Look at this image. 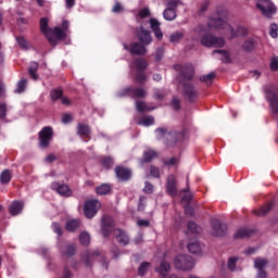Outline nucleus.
I'll return each mask as SVG.
<instances>
[{"label":"nucleus","mask_w":278,"mask_h":278,"mask_svg":"<svg viewBox=\"0 0 278 278\" xmlns=\"http://www.w3.org/2000/svg\"><path fill=\"white\" fill-rule=\"evenodd\" d=\"M270 210H273V202L265 204L260 210H255L254 214L256 216H266V214H268Z\"/></svg>","instance_id":"7c9ffc66"},{"label":"nucleus","mask_w":278,"mask_h":278,"mask_svg":"<svg viewBox=\"0 0 278 278\" xmlns=\"http://www.w3.org/2000/svg\"><path fill=\"white\" fill-rule=\"evenodd\" d=\"M187 249L189 253H192V255H202L203 253V248H201V243L199 241L190 242L187 245Z\"/></svg>","instance_id":"412c9836"},{"label":"nucleus","mask_w":278,"mask_h":278,"mask_svg":"<svg viewBox=\"0 0 278 278\" xmlns=\"http://www.w3.org/2000/svg\"><path fill=\"white\" fill-rule=\"evenodd\" d=\"M124 8H123V4H121V2H115L113 9H112V12L114 14H121V12H123Z\"/></svg>","instance_id":"680f3d73"},{"label":"nucleus","mask_w":278,"mask_h":278,"mask_svg":"<svg viewBox=\"0 0 278 278\" xmlns=\"http://www.w3.org/2000/svg\"><path fill=\"white\" fill-rule=\"evenodd\" d=\"M51 190L58 192L61 197H73V191L68 185H62L60 182H52L50 186Z\"/></svg>","instance_id":"2eb2a0df"},{"label":"nucleus","mask_w":278,"mask_h":278,"mask_svg":"<svg viewBox=\"0 0 278 278\" xmlns=\"http://www.w3.org/2000/svg\"><path fill=\"white\" fill-rule=\"evenodd\" d=\"M156 273L161 275V277H168V273H170V263L166 261H162L160 266L155 268Z\"/></svg>","instance_id":"aec40b11"},{"label":"nucleus","mask_w":278,"mask_h":278,"mask_svg":"<svg viewBox=\"0 0 278 278\" xmlns=\"http://www.w3.org/2000/svg\"><path fill=\"white\" fill-rule=\"evenodd\" d=\"M77 251V248L75 247V244H67L65 247V250H61V253L63 255V257H73V255H75Z\"/></svg>","instance_id":"cd10ccee"},{"label":"nucleus","mask_w":278,"mask_h":278,"mask_svg":"<svg viewBox=\"0 0 278 278\" xmlns=\"http://www.w3.org/2000/svg\"><path fill=\"white\" fill-rule=\"evenodd\" d=\"M111 191H112V187L108 184H102L101 186L96 188L97 194H100V195L110 194Z\"/></svg>","instance_id":"72a5a7b5"},{"label":"nucleus","mask_w":278,"mask_h":278,"mask_svg":"<svg viewBox=\"0 0 278 278\" xmlns=\"http://www.w3.org/2000/svg\"><path fill=\"white\" fill-rule=\"evenodd\" d=\"M132 64L137 72H144L147 68H149V62L142 58L135 59Z\"/></svg>","instance_id":"4be33fe9"},{"label":"nucleus","mask_w":278,"mask_h":278,"mask_svg":"<svg viewBox=\"0 0 278 278\" xmlns=\"http://www.w3.org/2000/svg\"><path fill=\"white\" fill-rule=\"evenodd\" d=\"M156 140H163L167 149L177 147L179 138H184V134L178 131L168 130L166 127H159L155 129Z\"/></svg>","instance_id":"7ed1b4c3"},{"label":"nucleus","mask_w":278,"mask_h":278,"mask_svg":"<svg viewBox=\"0 0 278 278\" xmlns=\"http://www.w3.org/2000/svg\"><path fill=\"white\" fill-rule=\"evenodd\" d=\"M40 30H41V34H45L51 47H56L58 41L55 40V38L51 36V34L53 33V29L49 28V18L47 17L40 18Z\"/></svg>","instance_id":"9b49d317"},{"label":"nucleus","mask_w":278,"mask_h":278,"mask_svg":"<svg viewBox=\"0 0 278 278\" xmlns=\"http://www.w3.org/2000/svg\"><path fill=\"white\" fill-rule=\"evenodd\" d=\"M200 43L202 47H206L207 49H212V47L220 49L224 45H226V41L223 37H216L213 34L207 33L201 37Z\"/></svg>","instance_id":"423d86ee"},{"label":"nucleus","mask_w":278,"mask_h":278,"mask_svg":"<svg viewBox=\"0 0 278 278\" xmlns=\"http://www.w3.org/2000/svg\"><path fill=\"white\" fill-rule=\"evenodd\" d=\"M78 136H89L90 135V126L86 124H78L77 126Z\"/></svg>","instance_id":"e433bc0d"},{"label":"nucleus","mask_w":278,"mask_h":278,"mask_svg":"<svg viewBox=\"0 0 278 278\" xmlns=\"http://www.w3.org/2000/svg\"><path fill=\"white\" fill-rule=\"evenodd\" d=\"M100 164L105 168L106 170H110L112 166H114V159L112 156H102L100 159Z\"/></svg>","instance_id":"bb28decb"},{"label":"nucleus","mask_w":278,"mask_h":278,"mask_svg":"<svg viewBox=\"0 0 278 278\" xmlns=\"http://www.w3.org/2000/svg\"><path fill=\"white\" fill-rule=\"evenodd\" d=\"M165 21H175L177 18V11L166 8L163 12Z\"/></svg>","instance_id":"473e14b6"},{"label":"nucleus","mask_w":278,"mask_h":278,"mask_svg":"<svg viewBox=\"0 0 278 278\" xmlns=\"http://www.w3.org/2000/svg\"><path fill=\"white\" fill-rule=\"evenodd\" d=\"M8 115V105L5 103H0V121L1 118H5Z\"/></svg>","instance_id":"bf43d9fd"},{"label":"nucleus","mask_w":278,"mask_h":278,"mask_svg":"<svg viewBox=\"0 0 278 278\" xmlns=\"http://www.w3.org/2000/svg\"><path fill=\"white\" fill-rule=\"evenodd\" d=\"M269 68L274 73H277V71H278V58L277 56L271 58Z\"/></svg>","instance_id":"6e6d98bb"},{"label":"nucleus","mask_w":278,"mask_h":278,"mask_svg":"<svg viewBox=\"0 0 278 278\" xmlns=\"http://www.w3.org/2000/svg\"><path fill=\"white\" fill-rule=\"evenodd\" d=\"M174 70L178 72V90H181V94L186 101L194 103V101L199 99V89L192 84V79H194V68L188 64H176L174 65Z\"/></svg>","instance_id":"f257e3e1"},{"label":"nucleus","mask_w":278,"mask_h":278,"mask_svg":"<svg viewBox=\"0 0 278 278\" xmlns=\"http://www.w3.org/2000/svg\"><path fill=\"white\" fill-rule=\"evenodd\" d=\"M177 270H192L194 268V258L190 255L180 254L174 260Z\"/></svg>","instance_id":"6e6552de"},{"label":"nucleus","mask_w":278,"mask_h":278,"mask_svg":"<svg viewBox=\"0 0 278 278\" xmlns=\"http://www.w3.org/2000/svg\"><path fill=\"white\" fill-rule=\"evenodd\" d=\"M118 97H130L131 99H144L147 90L140 87H125L118 92Z\"/></svg>","instance_id":"1a4fd4ad"},{"label":"nucleus","mask_w":278,"mask_h":278,"mask_svg":"<svg viewBox=\"0 0 278 278\" xmlns=\"http://www.w3.org/2000/svg\"><path fill=\"white\" fill-rule=\"evenodd\" d=\"M150 27L152 31H155L156 29H160V23L155 18H150Z\"/></svg>","instance_id":"69168bd1"},{"label":"nucleus","mask_w":278,"mask_h":278,"mask_svg":"<svg viewBox=\"0 0 278 278\" xmlns=\"http://www.w3.org/2000/svg\"><path fill=\"white\" fill-rule=\"evenodd\" d=\"M16 42L20 45L22 49H27V39L23 36H17L16 37Z\"/></svg>","instance_id":"13d9d810"},{"label":"nucleus","mask_w":278,"mask_h":278,"mask_svg":"<svg viewBox=\"0 0 278 278\" xmlns=\"http://www.w3.org/2000/svg\"><path fill=\"white\" fill-rule=\"evenodd\" d=\"M150 175L151 177H154V179H160V168L155 167V165L150 166Z\"/></svg>","instance_id":"5fc2aeb1"},{"label":"nucleus","mask_w":278,"mask_h":278,"mask_svg":"<svg viewBox=\"0 0 278 278\" xmlns=\"http://www.w3.org/2000/svg\"><path fill=\"white\" fill-rule=\"evenodd\" d=\"M151 268V263L149 262H143L140 264L138 268V276L139 277H144L147 275V271Z\"/></svg>","instance_id":"ea45409f"},{"label":"nucleus","mask_w":278,"mask_h":278,"mask_svg":"<svg viewBox=\"0 0 278 278\" xmlns=\"http://www.w3.org/2000/svg\"><path fill=\"white\" fill-rule=\"evenodd\" d=\"M115 175L119 181H129L131 179V169L125 166H116Z\"/></svg>","instance_id":"dca6fc26"},{"label":"nucleus","mask_w":278,"mask_h":278,"mask_svg":"<svg viewBox=\"0 0 278 278\" xmlns=\"http://www.w3.org/2000/svg\"><path fill=\"white\" fill-rule=\"evenodd\" d=\"M53 141V127L46 126L38 132V147L39 149H49Z\"/></svg>","instance_id":"39448f33"},{"label":"nucleus","mask_w":278,"mask_h":278,"mask_svg":"<svg viewBox=\"0 0 278 278\" xmlns=\"http://www.w3.org/2000/svg\"><path fill=\"white\" fill-rule=\"evenodd\" d=\"M162 58H164V48H157L155 52L156 62H161Z\"/></svg>","instance_id":"0e129e2a"},{"label":"nucleus","mask_w":278,"mask_h":278,"mask_svg":"<svg viewBox=\"0 0 278 278\" xmlns=\"http://www.w3.org/2000/svg\"><path fill=\"white\" fill-rule=\"evenodd\" d=\"M187 229H188L189 233H195L197 236H199V233H201V231H202L200 226L197 225V223H194V222H189L187 224Z\"/></svg>","instance_id":"c9c22d12"},{"label":"nucleus","mask_w":278,"mask_h":278,"mask_svg":"<svg viewBox=\"0 0 278 278\" xmlns=\"http://www.w3.org/2000/svg\"><path fill=\"white\" fill-rule=\"evenodd\" d=\"M269 36L270 38H278V26L277 24L273 23L269 26Z\"/></svg>","instance_id":"3c124183"},{"label":"nucleus","mask_w":278,"mask_h":278,"mask_svg":"<svg viewBox=\"0 0 278 278\" xmlns=\"http://www.w3.org/2000/svg\"><path fill=\"white\" fill-rule=\"evenodd\" d=\"M99 255H101V252L99 250L86 251L83 254L81 260L85 266L90 267L92 266V260H94V257H99Z\"/></svg>","instance_id":"a211bd4d"},{"label":"nucleus","mask_w":278,"mask_h":278,"mask_svg":"<svg viewBox=\"0 0 278 278\" xmlns=\"http://www.w3.org/2000/svg\"><path fill=\"white\" fill-rule=\"evenodd\" d=\"M12 181V172L10 169H4L0 174V184L2 186H8Z\"/></svg>","instance_id":"b1692460"},{"label":"nucleus","mask_w":278,"mask_h":278,"mask_svg":"<svg viewBox=\"0 0 278 278\" xmlns=\"http://www.w3.org/2000/svg\"><path fill=\"white\" fill-rule=\"evenodd\" d=\"M170 105L176 112H179V110H181V101L178 98H173Z\"/></svg>","instance_id":"864d4df0"},{"label":"nucleus","mask_w":278,"mask_h":278,"mask_svg":"<svg viewBox=\"0 0 278 278\" xmlns=\"http://www.w3.org/2000/svg\"><path fill=\"white\" fill-rule=\"evenodd\" d=\"M268 264L266 258L257 257L254 260V266L257 270H264V267Z\"/></svg>","instance_id":"37998d69"},{"label":"nucleus","mask_w":278,"mask_h":278,"mask_svg":"<svg viewBox=\"0 0 278 278\" xmlns=\"http://www.w3.org/2000/svg\"><path fill=\"white\" fill-rule=\"evenodd\" d=\"M51 37L58 42V40H64L66 38V33L58 26H55L51 33Z\"/></svg>","instance_id":"393cba45"},{"label":"nucleus","mask_w":278,"mask_h":278,"mask_svg":"<svg viewBox=\"0 0 278 278\" xmlns=\"http://www.w3.org/2000/svg\"><path fill=\"white\" fill-rule=\"evenodd\" d=\"M185 212L189 216H194V208L192 206L188 205V204L185 206Z\"/></svg>","instance_id":"774afa93"},{"label":"nucleus","mask_w":278,"mask_h":278,"mask_svg":"<svg viewBox=\"0 0 278 278\" xmlns=\"http://www.w3.org/2000/svg\"><path fill=\"white\" fill-rule=\"evenodd\" d=\"M124 49L129 51L130 55H146L147 54V46L139 42H132L130 45L125 43Z\"/></svg>","instance_id":"ddd939ff"},{"label":"nucleus","mask_w":278,"mask_h":278,"mask_svg":"<svg viewBox=\"0 0 278 278\" xmlns=\"http://www.w3.org/2000/svg\"><path fill=\"white\" fill-rule=\"evenodd\" d=\"M38 68L39 65L36 62H33L28 67V75H30V78L34 79V81H38Z\"/></svg>","instance_id":"c756f323"},{"label":"nucleus","mask_w":278,"mask_h":278,"mask_svg":"<svg viewBox=\"0 0 278 278\" xmlns=\"http://www.w3.org/2000/svg\"><path fill=\"white\" fill-rule=\"evenodd\" d=\"M223 16H227V12L224 11L223 15L217 11V16H211L208 18L207 25L213 29H226V36H229L230 39H233L238 36V33L228 25L227 22L223 18Z\"/></svg>","instance_id":"20e7f679"},{"label":"nucleus","mask_w":278,"mask_h":278,"mask_svg":"<svg viewBox=\"0 0 278 278\" xmlns=\"http://www.w3.org/2000/svg\"><path fill=\"white\" fill-rule=\"evenodd\" d=\"M138 227H149L151 225V222L149 219H139L137 222Z\"/></svg>","instance_id":"338daca9"},{"label":"nucleus","mask_w":278,"mask_h":278,"mask_svg":"<svg viewBox=\"0 0 278 278\" xmlns=\"http://www.w3.org/2000/svg\"><path fill=\"white\" fill-rule=\"evenodd\" d=\"M182 4L181 0H170L167 2V9L175 10V12H177V8Z\"/></svg>","instance_id":"09e8293b"},{"label":"nucleus","mask_w":278,"mask_h":278,"mask_svg":"<svg viewBox=\"0 0 278 278\" xmlns=\"http://www.w3.org/2000/svg\"><path fill=\"white\" fill-rule=\"evenodd\" d=\"M157 156V152L155 150H148L143 152L142 164H149Z\"/></svg>","instance_id":"a878e982"},{"label":"nucleus","mask_w":278,"mask_h":278,"mask_svg":"<svg viewBox=\"0 0 278 278\" xmlns=\"http://www.w3.org/2000/svg\"><path fill=\"white\" fill-rule=\"evenodd\" d=\"M136 36L137 40H139V42L146 47H149V45L153 42V36H151V31L147 30L144 26H140L136 29Z\"/></svg>","instance_id":"f8f14e48"},{"label":"nucleus","mask_w":278,"mask_h":278,"mask_svg":"<svg viewBox=\"0 0 278 278\" xmlns=\"http://www.w3.org/2000/svg\"><path fill=\"white\" fill-rule=\"evenodd\" d=\"M138 16L139 18H149V16H151V11H149L148 8L141 9L138 12Z\"/></svg>","instance_id":"4d7b16f0"},{"label":"nucleus","mask_w":278,"mask_h":278,"mask_svg":"<svg viewBox=\"0 0 278 278\" xmlns=\"http://www.w3.org/2000/svg\"><path fill=\"white\" fill-rule=\"evenodd\" d=\"M79 225H81V222L79 219H70L66 222L65 229L73 232L78 229Z\"/></svg>","instance_id":"c85d7f7f"},{"label":"nucleus","mask_w":278,"mask_h":278,"mask_svg":"<svg viewBox=\"0 0 278 278\" xmlns=\"http://www.w3.org/2000/svg\"><path fill=\"white\" fill-rule=\"evenodd\" d=\"M214 79H216V73L211 72L207 75H203L200 77V81L206 84V86H212Z\"/></svg>","instance_id":"2f4dec72"},{"label":"nucleus","mask_w":278,"mask_h":278,"mask_svg":"<svg viewBox=\"0 0 278 278\" xmlns=\"http://www.w3.org/2000/svg\"><path fill=\"white\" fill-rule=\"evenodd\" d=\"M101 207V203L97 200H89L84 205V214L86 218H94L97 216V212Z\"/></svg>","instance_id":"9d476101"},{"label":"nucleus","mask_w":278,"mask_h":278,"mask_svg":"<svg viewBox=\"0 0 278 278\" xmlns=\"http://www.w3.org/2000/svg\"><path fill=\"white\" fill-rule=\"evenodd\" d=\"M143 192H146V194H153V185L149 181H146Z\"/></svg>","instance_id":"e2e57ef3"},{"label":"nucleus","mask_w":278,"mask_h":278,"mask_svg":"<svg viewBox=\"0 0 278 278\" xmlns=\"http://www.w3.org/2000/svg\"><path fill=\"white\" fill-rule=\"evenodd\" d=\"M116 227V224L114 223V218L110 215H103L101 218V226L100 231L103 236V238H108L109 236H115L118 244H122L123 247H127L129 244V235L125 232L124 230Z\"/></svg>","instance_id":"f03ea898"},{"label":"nucleus","mask_w":278,"mask_h":278,"mask_svg":"<svg viewBox=\"0 0 278 278\" xmlns=\"http://www.w3.org/2000/svg\"><path fill=\"white\" fill-rule=\"evenodd\" d=\"M212 233L216 238H223L227 233V224H223L219 219H211Z\"/></svg>","instance_id":"4468645a"},{"label":"nucleus","mask_w":278,"mask_h":278,"mask_svg":"<svg viewBox=\"0 0 278 278\" xmlns=\"http://www.w3.org/2000/svg\"><path fill=\"white\" fill-rule=\"evenodd\" d=\"M23 207H25V204L21 201H13L9 206V214L11 216H18L21 212H23Z\"/></svg>","instance_id":"6ab92c4d"},{"label":"nucleus","mask_w":278,"mask_h":278,"mask_svg":"<svg viewBox=\"0 0 278 278\" xmlns=\"http://www.w3.org/2000/svg\"><path fill=\"white\" fill-rule=\"evenodd\" d=\"M242 50L245 53H253V51H255V39L248 38L245 41H243Z\"/></svg>","instance_id":"5701e85b"},{"label":"nucleus","mask_w":278,"mask_h":278,"mask_svg":"<svg viewBox=\"0 0 278 278\" xmlns=\"http://www.w3.org/2000/svg\"><path fill=\"white\" fill-rule=\"evenodd\" d=\"M213 53H219L223 56L222 62H224V64H231V56L226 50H214Z\"/></svg>","instance_id":"58836bf2"},{"label":"nucleus","mask_w":278,"mask_h":278,"mask_svg":"<svg viewBox=\"0 0 278 278\" xmlns=\"http://www.w3.org/2000/svg\"><path fill=\"white\" fill-rule=\"evenodd\" d=\"M79 242L83 247H88V244H90V233L86 231L80 232Z\"/></svg>","instance_id":"79ce46f5"},{"label":"nucleus","mask_w":278,"mask_h":278,"mask_svg":"<svg viewBox=\"0 0 278 278\" xmlns=\"http://www.w3.org/2000/svg\"><path fill=\"white\" fill-rule=\"evenodd\" d=\"M155 123L153 116H144L140 119L139 125H144V127H151Z\"/></svg>","instance_id":"c03bdc74"},{"label":"nucleus","mask_w":278,"mask_h":278,"mask_svg":"<svg viewBox=\"0 0 278 278\" xmlns=\"http://www.w3.org/2000/svg\"><path fill=\"white\" fill-rule=\"evenodd\" d=\"M251 233H253V230H250L248 228H240L237 230L235 238L242 239V238H250Z\"/></svg>","instance_id":"f704fd0d"},{"label":"nucleus","mask_w":278,"mask_h":278,"mask_svg":"<svg viewBox=\"0 0 278 278\" xmlns=\"http://www.w3.org/2000/svg\"><path fill=\"white\" fill-rule=\"evenodd\" d=\"M256 8L265 18H273L277 14V5L270 0H258Z\"/></svg>","instance_id":"0eeeda50"},{"label":"nucleus","mask_w":278,"mask_h":278,"mask_svg":"<svg viewBox=\"0 0 278 278\" xmlns=\"http://www.w3.org/2000/svg\"><path fill=\"white\" fill-rule=\"evenodd\" d=\"M27 88V78H22L17 85H16V89L15 92L17 94H22V92H25V89Z\"/></svg>","instance_id":"a19ab883"},{"label":"nucleus","mask_w":278,"mask_h":278,"mask_svg":"<svg viewBox=\"0 0 278 278\" xmlns=\"http://www.w3.org/2000/svg\"><path fill=\"white\" fill-rule=\"evenodd\" d=\"M136 108H137V111L142 113V112H151V110H155V108H147V103L142 102V101H137L136 102Z\"/></svg>","instance_id":"49530a36"},{"label":"nucleus","mask_w":278,"mask_h":278,"mask_svg":"<svg viewBox=\"0 0 278 278\" xmlns=\"http://www.w3.org/2000/svg\"><path fill=\"white\" fill-rule=\"evenodd\" d=\"M50 97L52 101H60L64 97V90L62 89H52L50 91Z\"/></svg>","instance_id":"4c0bfd02"},{"label":"nucleus","mask_w":278,"mask_h":278,"mask_svg":"<svg viewBox=\"0 0 278 278\" xmlns=\"http://www.w3.org/2000/svg\"><path fill=\"white\" fill-rule=\"evenodd\" d=\"M166 192L169 197H177V178H175V175L167 177Z\"/></svg>","instance_id":"f3484780"},{"label":"nucleus","mask_w":278,"mask_h":278,"mask_svg":"<svg viewBox=\"0 0 278 278\" xmlns=\"http://www.w3.org/2000/svg\"><path fill=\"white\" fill-rule=\"evenodd\" d=\"M238 262V257L231 256L228 260V268L229 270H236V263Z\"/></svg>","instance_id":"052dcab7"},{"label":"nucleus","mask_w":278,"mask_h":278,"mask_svg":"<svg viewBox=\"0 0 278 278\" xmlns=\"http://www.w3.org/2000/svg\"><path fill=\"white\" fill-rule=\"evenodd\" d=\"M162 163H163V166H177V164H179V159L175 156L170 159H163Z\"/></svg>","instance_id":"a18cd8bd"},{"label":"nucleus","mask_w":278,"mask_h":278,"mask_svg":"<svg viewBox=\"0 0 278 278\" xmlns=\"http://www.w3.org/2000/svg\"><path fill=\"white\" fill-rule=\"evenodd\" d=\"M184 39V33L177 31L170 35L169 40L170 42H179V40Z\"/></svg>","instance_id":"8fccbe9b"},{"label":"nucleus","mask_w":278,"mask_h":278,"mask_svg":"<svg viewBox=\"0 0 278 278\" xmlns=\"http://www.w3.org/2000/svg\"><path fill=\"white\" fill-rule=\"evenodd\" d=\"M135 81H137V84H144V81H147V74L144 72H137L135 75Z\"/></svg>","instance_id":"de8ad7c7"},{"label":"nucleus","mask_w":278,"mask_h":278,"mask_svg":"<svg viewBox=\"0 0 278 278\" xmlns=\"http://www.w3.org/2000/svg\"><path fill=\"white\" fill-rule=\"evenodd\" d=\"M52 229L54 231V233H56L59 236V238H62L63 231H62V225H60V223H52Z\"/></svg>","instance_id":"603ef678"}]
</instances>
